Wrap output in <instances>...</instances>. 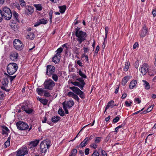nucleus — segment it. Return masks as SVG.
Instances as JSON below:
<instances>
[{
  "mask_svg": "<svg viewBox=\"0 0 156 156\" xmlns=\"http://www.w3.org/2000/svg\"><path fill=\"white\" fill-rule=\"evenodd\" d=\"M17 68V65L16 63H10L7 66V72L9 75H12L16 72Z\"/></svg>",
  "mask_w": 156,
  "mask_h": 156,
  "instance_id": "nucleus-1",
  "label": "nucleus"
},
{
  "mask_svg": "<svg viewBox=\"0 0 156 156\" xmlns=\"http://www.w3.org/2000/svg\"><path fill=\"white\" fill-rule=\"evenodd\" d=\"M2 12L3 17L6 20H10L12 16V13L10 9L7 7H5L2 9Z\"/></svg>",
  "mask_w": 156,
  "mask_h": 156,
  "instance_id": "nucleus-2",
  "label": "nucleus"
},
{
  "mask_svg": "<svg viewBox=\"0 0 156 156\" xmlns=\"http://www.w3.org/2000/svg\"><path fill=\"white\" fill-rule=\"evenodd\" d=\"M50 141L48 140H44L41 143L40 148L42 153H45L50 146Z\"/></svg>",
  "mask_w": 156,
  "mask_h": 156,
  "instance_id": "nucleus-3",
  "label": "nucleus"
},
{
  "mask_svg": "<svg viewBox=\"0 0 156 156\" xmlns=\"http://www.w3.org/2000/svg\"><path fill=\"white\" fill-rule=\"evenodd\" d=\"M76 36L77 37V40L79 42V44H81L83 41L86 39L87 37L86 33L83 31H80L78 33L75 34Z\"/></svg>",
  "mask_w": 156,
  "mask_h": 156,
  "instance_id": "nucleus-4",
  "label": "nucleus"
},
{
  "mask_svg": "<svg viewBox=\"0 0 156 156\" xmlns=\"http://www.w3.org/2000/svg\"><path fill=\"white\" fill-rule=\"evenodd\" d=\"M55 85L54 82L51 79L46 80L44 83V88L49 90H52Z\"/></svg>",
  "mask_w": 156,
  "mask_h": 156,
  "instance_id": "nucleus-5",
  "label": "nucleus"
},
{
  "mask_svg": "<svg viewBox=\"0 0 156 156\" xmlns=\"http://www.w3.org/2000/svg\"><path fill=\"white\" fill-rule=\"evenodd\" d=\"M69 89L72 90L73 92L76 94L79 95L82 99L84 98V94L83 92L78 87L73 86L70 87Z\"/></svg>",
  "mask_w": 156,
  "mask_h": 156,
  "instance_id": "nucleus-6",
  "label": "nucleus"
},
{
  "mask_svg": "<svg viewBox=\"0 0 156 156\" xmlns=\"http://www.w3.org/2000/svg\"><path fill=\"white\" fill-rule=\"evenodd\" d=\"M14 47L17 50L21 51L23 48V44L21 41L19 39H16L13 42Z\"/></svg>",
  "mask_w": 156,
  "mask_h": 156,
  "instance_id": "nucleus-7",
  "label": "nucleus"
},
{
  "mask_svg": "<svg viewBox=\"0 0 156 156\" xmlns=\"http://www.w3.org/2000/svg\"><path fill=\"white\" fill-rule=\"evenodd\" d=\"M16 126L19 129L22 130L28 129L29 127L27 124L22 121L17 122Z\"/></svg>",
  "mask_w": 156,
  "mask_h": 156,
  "instance_id": "nucleus-8",
  "label": "nucleus"
},
{
  "mask_svg": "<svg viewBox=\"0 0 156 156\" xmlns=\"http://www.w3.org/2000/svg\"><path fill=\"white\" fill-rule=\"evenodd\" d=\"M55 72V68L54 66L48 65L47 66L46 75L50 76L54 73Z\"/></svg>",
  "mask_w": 156,
  "mask_h": 156,
  "instance_id": "nucleus-9",
  "label": "nucleus"
},
{
  "mask_svg": "<svg viewBox=\"0 0 156 156\" xmlns=\"http://www.w3.org/2000/svg\"><path fill=\"white\" fill-rule=\"evenodd\" d=\"M28 151L26 147H23L19 149L17 152V155H24L27 154Z\"/></svg>",
  "mask_w": 156,
  "mask_h": 156,
  "instance_id": "nucleus-10",
  "label": "nucleus"
},
{
  "mask_svg": "<svg viewBox=\"0 0 156 156\" xmlns=\"http://www.w3.org/2000/svg\"><path fill=\"white\" fill-rule=\"evenodd\" d=\"M140 70L143 75H144L146 74L148 71L147 65L146 63L144 64L141 68Z\"/></svg>",
  "mask_w": 156,
  "mask_h": 156,
  "instance_id": "nucleus-11",
  "label": "nucleus"
},
{
  "mask_svg": "<svg viewBox=\"0 0 156 156\" xmlns=\"http://www.w3.org/2000/svg\"><path fill=\"white\" fill-rule=\"evenodd\" d=\"M74 105V103L73 101L70 100L67 102L65 101L62 103L63 106L64 105L66 106L68 108L72 107Z\"/></svg>",
  "mask_w": 156,
  "mask_h": 156,
  "instance_id": "nucleus-12",
  "label": "nucleus"
},
{
  "mask_svg": "<svg viewBox=\"0 0 156 156\" xmlns=\"http://www.w3.org/2000/svg\"><path fill=\"white\" fill-rule=\"evenodd\" d=\"M22 110L25 112L27 113L30 114L33 112L32 109L29 108L27 104L22 105Z\"/></svg>",
  "mask_w": 156,
  "mask_h": 156,
  "instance_id": "nucleus-13",
  "label": "nucleus"
},
{
  "mask_svg": "<svg viewBox=\"0 0 156 156\" xmlns=\"http://www.w3.org/2000/svg\"><path fill=\"white\" fill-rule=\"evenodd\" d=\"M18 57V54L16 52H12L11 53L10 58V59L12 61H15L17 60Z\"/></svg>",
  "mask_w": 156,
  "mask_h": 156,
  "instance_id": "nucleus-14",
  "label": "nucleus"
},
{
  "mask_svg": "<svg viewBox=\"0 0 156 156\" xmlns=\"http://www.w3.org/2000/svg\"><path fill=\"white\" fill-rule=\"evenodd\" d=\"M13 17L14 18V19L16 22H19L20 21L18 14L15 11H12Z\"/></svg>",
  "mask_w": 156,
  "mask_h": 156,
  "instance_id": "nucleus-15",
  "label": "nucleus"
},
{
  "mask_svg": "<svg viewBox=\"0 0 156 156\" xmlns=\"http://www.w3.org/2000/svg\"><path fill=\"white\" fill-rule=\"evenodd\" d=\"M60 57L57 55L54 56L52 58V61L55 63H58L60 60Z\"/></svg>",
  "mask_w": 156,
  "mask_h": 156,
  "instance_id": "nucleus-16",
  "label": "nucleus"
},
{
  "mask_svg": "<svg viewBox=\"0 0 156 156\" xmlns=\"http://www.w3.org/2000/svg\"><path fill=\"white\" fill-rule=\"evenodd\" d=\"M147 29L146 28V27H144L142 29L140 33V35L141 37H145L147 34Z\"/></svg>",
  "mask_w": 156,
  "mask_h": 156,
  "instance_id": "nucleus-17",
  "label": "nucleus"
},
{
  "mask_svg": "<svg viewBox=\"0 0 156 156\" xmlns=\"http://www.w3.org/2000/svg\"><path fill=\"white\" fill-rule=\"evenodd\" d=\"M137 83V81L136 80H134L132 81L130 83L129 86V87L130 89H132L135 86Z\"/></svg>",
  "mask_w": 156,
  "mask_h": 156,
  "instance_id": "nucleus-18",
  "label": "nucleus"
},
{
  "mask_svg": "<svg viewBox=\"0 0 156 156\" xmlns=\"http://www.w3.org/2000/svg\"><path fill=\"white\" fill-rule=\"evenodd\" d=\"M44 90L42 88H37L36 89V92L38 95H42L44 92Z\"/></svg>",
  "mask_w": 156,
  "mask_h": 156,
  "instance_id": "nucleus-19",
  "label": "nucleus"
},
{
  "mask_svg": "<svg viewBox=\"0 0 156 156\" xmlns=\"http://www.w3.org/2000/svg\"><path fill=\"white\" fill-rule=\"evenodd\" d=\"M142 81L144 83L143 85L144 86L146 90H148L150 89V86L149 83L145 80H143Z\"/></svg>",
  "mask_w": 156,
  "mask_h": 156,
  "instance_id": "nucleus-20",
  "label": "nucleus"
},
{
  "mask_svg": "<svg viewBox=\"0 0 156 156\" xmlns=\"http://www.w3.org/2000/svg\"><path fill=\"white\" fill-rule=\"evenodd\" d=\"M129 78L128 76H126L124 77L122 79V84L124 86L128 82V80H129Z\"/></svg>",
  "mask_w": 156,
  "mask_h": 156,
  "instance_id": "nucleus-21",
  "label": "nucleus"
},
{
  "mask_svg": "<svg viewBox=\"0 0 156 156\" xmlns=\"http://www.w3.org/2000/svg\"><path fill=\"white\" fill-rule=\"evenodd\" d=\"M26 12L28 15L31 14L34 12L33 9L31 7H28L26 9Z\"/></svg>",
  "mask_w": 156,
  "mask_h": 156,
  "instance_id": "nucleus-22",
  "label": "nucleus"
},
{
  "mask_svg": "<svg viewBox=\"0 0 156 156\" xmlns=\"http://www.w3.org/2000/svg\"><path fill=\"white\" fill-rule=\"evenodd\" d=\"M77 80L80 82V85L81 86V87L82 88H83L84 85L85 84L84 80L80 78H78Z\"/></svg>",
  "mask_w": 156,
  "mask_h": 156,
  "instance_id": "nucleus-23",
  "label": "nucleus"
},
{
  "mask_svg": "<svg viewBox=\"0 0 156 156\" xmlns=\"http://www.w3.org/2000/svg\"><path fill=\"white\" fill-rule=\"evenodd\" d=\"M60 118L58 116H54L51 118V121L53 122H56L60 119Z\"/></svg>",
  "mask_w": 156,
  "mask_h": 156,
  "instance_id": "nucleus-24",
  "label": "nucleus"
},
{
  "mask_svg": "<svg viewBox=\"0 0 156 156\" xmlns=\"http://www.w3.org/2000/svg\"><path fill=\"white\" fill-rule=\"evenodd\" d=\"M71 83L74 85L77 86L79 87L81 90H83V88H82L81 87V86L80 85V83L77 82H71Z\"/></svg>",
  "mask_w": 156,
  "mask_h": 156,
  "instance_id": "nucleus-25",
  "label": "nucleus"
},
{
  "mask_svg": "<svg viewBox=\"0 0 156 156\" xmlns=\"http://www.w3.org/2000/svg\"><path fill=\"white\" fill-rule=\"evenodd\" d=\"M66 7L65 5H64L62 6H59L60 12L62 13H64L66 9Z\"/></svg>",
  "mask_w": 156,
  "mask_h": 156,
  "instance_id": "nucleus-26",
  "label": "nucleus"
},
{
  "mask_svg": "<svg viewBox=\"0 0 156 156\" xmlns=\"http://www.w3.org/2000/svg\"><path fill=\"white\" fill-rule=\"evenodd\" d=\"M63 49L62 48L60 47L56 51V55L58 56L61 57V53L62 52Z\"/></svg>",
  "mask_w": 156,
  "mask_h": 156,
  "instance_id": "nucleus-27",
  "label": "nucleus"
},
{
  "mask_svg": "<svg viewBox=\"0 0 156 156\" xmlns=\"http://www.w3.org/2000/svg\"><path fill=\"white\" fill-rule=\"evenodd\" d=\"M39 140H36L35 141H31L30 144L34 147H36L38 144L39 143Z\"/></svg>",
  "mask_w": 156,
  "mask_h": 156,
  "instance_id": "nucleus-28",
  "label": "nucleus"
},
{
  "mask_svg": "<svg viewBox=\"0 0 156 156\" xmlns=\"http://www.w3.org/2000/svg\"><path fill=\"white\" fill-rule=\"evenodd\" d=\"M34 34L33 33L31 32L29 35H27V38L30 40H33L34 39Z\"/></svg>",
  "mask_w": 156,
  "mask_h": 156,
  "instance_id": "nucleus-29",
  "label": "nucleus"
},
{
  "mask_svg": "<svg viewBox=\"0 0 156 156\" xmlns=\"http://www.w3.org/2000/svg\"><path fill=\"white\" fill-rule=\"evenodd\" d=\"M114 103V101H111L109 102L108 103L107 105L106 106V109H108L110 107H113L114 106L113 104Z\"/></svg>",
  "mask_w": 156,
  "mask_h": 156,
  "instance_id": "nucleus-30",
  "label": "nucleus"
},
{
  "mask_svg": "<svg viewBox=\"0 0 156 156\" xmlns=\"http://www.w3.org/2000/svg\"><path fill=\"white\" fill-rule=\"evenodd\" d=\"M77 153V150L76 149H73L71 152L69 156H75Z\"/></svg>",
  "mask_w": 156,
  "mask_h": 156,
  "instance_id": "nucleus-31",
  "label": "nucleus"
},
{
  "mask_svg": "<svg viewBox=\"0 0 156 156\" xmlns=\"http://www.w3.org/2000/svg\"><path fill=\"white\" fill-rule=\"evenodd\" d=\"M34 6L37 10L41 11L42 9V8L41 4H34Z\"/></svg>",
  "mask_w": 156,
  "mask_h": 156,
  "instance_id": "nucleus-32",
  "label": "nucleus"
},
{
  "mask_svg": "<svg viewBox=\"0 0 156 156\" xmlns=\"http://www.w3.org/2000/svg\"><path fill=\"white\" fill-rule=\"evenodd\" d=\"M39 101L44 105H46L48 101L46 99L40 98Z\"/></svg>",
  "mask_w": 156,
  "mask_h": 156,
  "instance_id": "nucleus-33",
  "label": "nucleus"
},
{
  "mask_svg": "<svg viewBox=\"0 0 156 156\" xmlns=\"http://www.w3.org/2000/svg\"><path fill=\"white\" fill-rule=\"evenodd\" d=\"M10 137L9 136L8 139L7 140L5 143V145L6 146V147H7L10 145Z\"/></svg>",
  "mask_w": 156,
  "mask_h": 156,
  "instance_id": "nucleus-34",
  "label": "nucleus"
},
{
  "mask_svg": "<svg viewBox=\"0 0 156 156\" xmlns=\"http://www.w3.org/2000/svg\"><path fill=\"white\" fill-rule=\"evenodd\" d=\"M39 21L41 24H45L48 22L47 20H45L44 18L39 20Z\"/></svg>",
  "mask_w": 156,
  "mask_h": 156,
  "instance_id": "nucleus-35",
  "label": "nucleus"
},
{
  "mask_svg": "<svg viewBox=\"0 0 156 156\" xmlns=\"http://www.w3.org/2000/svg\"><path fill=\"white\" fill-rule=\"evenodd\" d=\"M58 113L61 116H63L64 115V112L62 108H60L58 111Z\"/></svg>",
  "mask_w": 156,
  "mask_h": 156,
  "instance_id": "nucleus-36",
  "label": "nucleus"
},
{
  "mask_svg": "<svg viewBox=\"0 0 156 156\" xmlns=\"http://www.w3.org/2000/svg\"><path fill=\"white\" fill-rule=\"evenodd\" d=\"M51 75L52 76V78L53 80L55 82H57L58 80V76L57 75L53 73Z\"/></svg>",
  "mask_w": 156,
  "mask_h": 156,
  "instance_id": "nucleus-37",
  "label": "nucleus"
},
{
  "mask_svg": "<svg viewBox=\"0 0 156 156\" xmlns=\"http://www.w3.org/2000/svg\"><path fill=\"white\" fill-rule=\"evenodd\" d=\"M53 13V11L51 10L49 13V15L50 17V23H52V14Z\"/></svg>",
  "mask_w": 156,
  "mask_h": 156,
  "instance_id": "nucleus-38",
  "label": "nucleus"
},
{
  "mask_svg": "<svg viewBox=\"0 0 156 156\" xmlns=\"http://www.w3.org/2000/svg\"><path fill=\"white\" fill-rule=\"evenodd\" d=\"M79 74L80 76L82 78H85L87 77V76L85 75L81 70H80L79 72Z\"/></svg>",
  "mask_w": 156,
  "mask_h": 156,
  "instance_id": "nucleus-39",
  "label": "nucleus"
},
{
  "mask_svg": "<svg viewBox=\"0 0 156 156\" xmlns=\"http://www.w3.org/2000/svg\"><path fill=\"white\" fill-rule=\"evenodd\" d=\"M19 2L22 7H24L26 5V3L24 0H20Z\"/></svg>",
  "mask_w": 156,
  "mask_h": 156,
  "instance_id": "nucleus-40",
  "label": "nucleus"
},
{
  "mask_svg": "<svg viewBox=\"0 0 156 156\" xmlns=\"http://www.w3.org/2000/svg\"><path fill=\"white\" fill-rule=\"evenodd\" d=\"M129 63L128 62H126L125 64V66L124 68V70L126 71L128 70L129 68Z\"/></svg>",
  "mask_w": 156,
  "mask_h": 156,
  "instance_id": "nucleus-41",
  "label": "nucleus"
},
{
  "mask_svg": "<svg viewBox=\"0 0 156 156\" xmlns=\"http://www.w3.org/2000/svg\"><path fill=\"white\" fill-rule=\"evenodd\" d=\"M9 81L8 80V79H6L2 82V85L7 87L8 85Z\"/></svg>",
  "mask_w": 156,
  "mask_h": 156,
  "instance_id": "nucleus-42",
  "label": "nucleus"
},
{
  "mask_svg": "<svg viewBox=\"0 0 156 156\" xmlns=\"http://www.w3.org/2000/svg\"><path fill=\"white\" fill-rule=\"evenodd\" d=\"M101 137H96L95 139V142L96 143H99L101 141Z\"/></svg>",
  "mask_w": 156,
  "mask_h": 156,
  "instance_id": "nucleus-43",
  "label": "nucleus"
},
{
  "mask_svg": "<svg viewBox=\"0 0 156 156\" xmlns=\"http://www.w3.org/2000/svg\"><path fill=\"white\" fill-rule=\"evenodd\" d=\"M7 76L8 78L10 79L11 82H12V81L16 78V75L11 76L7 75Z\"/></svg>",
  "mask_w": 156,
  "mask_h": 156,
  "instance_id": "nucleus-44",
  "label": "nucleus"
},
{
  "mask_svg": "<svg viewBox=\"0 0 156 156\" xmlns=\"http://www.w3.org/2000/svg\"><path fill=\"white\" fill-rule=\"evenodd\" d=\"M44 93V96L45 97H48L50 96L49 93L47 90H45Z\"/></svg>",
  "mask_w": 156,
  "mask_h": 156,
  "instance_id": "nucleus-45",
  "label": "nucleus"
},
{
  "mask_svg": "<svg viewBox=\"0 0 156 156\" xmlns=\"http://www.w3.org/2000/svg\"><path fill=\"white\" fill-rule=\"evenodd\" d=\"M72 97L76 100L77 101H79L80 99L77 94H74Z\"/></svg>",
  "mask_w": 156,
  "mask_h": 156,
  "instance_id": "nucleus-46",
  "label": "nucleus"
},
{
  "mask_svg": "<svg viewBox=\"0 0 156 156\" xmlns=\"http://www.w3.org/2000/svg\"><path fill=\"white\" fill-rule=\"evenodd\" d=\"M99 154L98 152L96 150H95L91 156H99Z\"/></svg>",
  "mask_w": 156,
  "mask_h": 156,
  "instance_id": "nucleus-47",
  "label": "nucleus"
},
{
  "mask_svg": "<svg viewBox=\"0 0 156 156\" xmlns=\"http://www.w3.org/2000/svg\"><path fill=\"white\" fill-rule=\"evenodd\" d=\"M120 118L118 116L116 117L115 118L113 119V121L114 123H115L117 122L119 120Z\"/></svg>",
  "mask_w": 156,
  "mask_h": 156,
  "instance_id": "nucleus-48",
  "label": "nucleus"
},
{
  "mask_svg": "<svg viewBox=\"0 0 156 156\" xmlns=\"http://www.w3.org/2000/svg\"><path fill=\"white\" fill-rule=\"evenodd\" d=\"M108 28L107 27H106L105 28V37L104 40H105L107 38V37L108 34Z\"/></svg>",
  "mask_w": 156,
  "mask_h": 156,
  "instance_id": "nucleus-49",
  "label": "nucleus"
},
{
  "mask_svg": "<svg viewBox=\"0 0 156 156\" xmlns=\"http://www.w3.org/2000/svg\"><path fill=\"white\" fill-rule=\"evenodd\" d=\"M5 97L4 94L2 91H0V100L3 99Z\"/></svg>",
  "mask_w": 156,
  "mask_h": 156,
  "instance_id": "nucleus-50",
  "label": "nucleus"
},
{
  "mask_svg": "<svg viewBox=\"0 0 156 156\" xmlns=\"http://www.w3.org/2000/svg\"><path fill=\"white\" fill-rule=\"evenodd\" d=\"M154 105H153L151 106H150L147 109V112H150L152 109L154 107Z\"/></svg>",
  "mask_w": 156,
  "mask_h": 156,
  "instance_id": "nucleus-51",
  "label": "nucleus"
},
{
  "mask_svg": "<svg viewBox=\"0 0 156 156\" xmlns=\"http://www.w3.org/2000/svg\"><path fill=\"white\" fill-rule=\"evenodd\" d=\"M87 144L84 143V142L83 141L81 142L79 146L81 147H83L85 146Z\"/></svg>",
  "mask_w": 156,
  "mask_h": 156,
  "instance_id": "nucleus-52",
  "label": "nucleus"
},
{
  "mask_svg": "<svg viewBox=\"0 0 156 156\" xmlns=\"http://www.w3.org/2000/svg\"><path fill=\"white\" fill-rule=\"evenodd\" d=\"M99 49H100L99 46L98 45L96 47V48L95 49V51L94 55H95V54H97L98 53V52L99 50Z\"/></svg>",
  "mask_w": 156,
  "mask_h": 156,
  "instance_id": "nucleus-53",
  "label": "nucleus"
},
{
  "mask_svg": "<svg viewBox=\"0 0 156 156\" xmlns=\"http://www.w3.org/2000/svg\"><path fill=\"white\" fill-rule=\"evenodd\" d=\"M80 28L77 27V28H75V34H76L77 33V32H78V33L79 32L82 31V30H80Z\"/></svg>",
  "mask_w": 156,
  "mask_h": 156,
  "instance_id": "nucleus-54",
  "label": "nucleus"
},
{
  "mask_svg": "<svg viewBox=\"0 0 156 156\" xmlns=\"http://www.w3.org/2000/svg\"><path fill=\"white\" fill-rule=\"evenodd\" d=\"M74 94L72 92H69L67 94V95L69 97H73Z\"/></svg>",
  "mask_w": 156,
  "mask_h": 156,
  "instance_id": "nucleus-55",
  "label": "nucleus"
},
{
  "mask_svg": "<svg viewBox=\"0 0 156 156\" xmlns=\"http://www.w3.org/2000/svg\"><path fill=\"white\" fill-rule=\"evenodd\" d=\"M3 17L2 16V11L0 9V22H1L2 20V18Z\"/></svg>",
  "mask_w": 156,
  "mask_h": 156,
  "instance_id": "nucleus-56",
  "label": "nucleus"
},
{
  "mask_svg": "<svg viewBox=\"0 0 156 156\" xmlns=\"http://www.w3.org/2000/svg\"><path fill=\"white\" fill-rule=\"evenodd\" d=\"M63 108L65 111L66 114H68L69 113V112L68 110L67 109L68 108L64 105V106H63Z\"/></svg>",
  "mask_w": 156,
  "mask_h": 156,
  "instance_id": "nucleus-57",
  "label": "nucleus"
},
{
  "mask_svg": "<svg viewBox=\"0 0 156 156\" xmlns=\"http://www.w3.org/2000/svg\"><path fill=\"white\" fill-rule=\"evenodd\" d=\"M89 149L88 148H86L85 150V154L86 155H88L89 154Z\"/></svg>",
  "mask_w": 156,
  "mask_h": 156,
  "instance_id": "nucleus-58",
  "label": "nucleus"
},
{
  "mask_svg": "<svg viewBox=\"0 0 156 156\" xmlns=\"http://www.w3.org/2000/svg\"><path fill=\"white\" fill-rule=\"evenodd\" d=\"M6 86H3V85H2V86L1 87V88L2 89V90H4L5 91H9V90H8V89H7V90L6 88H5V87Z\"/></svg>",
  "mask_w": 156,
  "mask_h": 156,
  "instance_id": "nucleus-59",
  "label": "nucleus"
},
{
  "mask_svg": "<svg viewBox=\"0 0 156 156\" xmlns=\"http://www.w3.org/2000/svg\"><path fill=\"white\" fill-rule=\"evenodd\" d=\"M2 127L3 129V130H5V131H8L9 130L8 128L5 126H2Z\"/></svg>",
  "mask_w": 156,
  "mask_h": 156,
  "instance_id": "nucleus-60",
  "label": "nucleus"
},
{
  "mask_svg": "<svg viewBox=\"0 0 156 156\" xmlns=\"http://www.w3.org/2000/svg\"><path fill=\"white\" fill-rule=\"evenodd\" d=\"M90 146L91 147L94 149H96L97 147V144H91L90 145Z\"/></svg>",
  "mask_w": 156,
  "mask_h": 156,
  "instance_id": "nucleus-61",
  "label": "nucleus"
},
{
  "mask_svg": "<svg viewBox=\"0 0 156 156\" xmlns=\"http://www.w3.org/2000/svg\"><path fill=\"white\" fill-rule=\"evenodd\" d=\"M101 154L103 156H107V153L104 150H103L101 151Z\"/></svg>",
  "mask_w": 156,
  "mask_h": 156,
  "instance_id": "nucleus-62",
  "label": "nucleus"
},
{
  "mask_svg": "<svg viewBox=\"0 0 156 156\" xmlns=\"http://www.w3.org/2000/svg\"><path fill=\"white\" fill-rule=\"evenodd\" d=\"M76 63L78 65H79L80 66H82V63L81 62V61L79 60L77 61V62H76Z\"/></svg>",
  "mask_w": 156,
  "mask_h": 156,
  "instance_id": "nucleus-63",
  "label": "nucleus"
},
{
  "mask_svg": "<svg viewBox=\"0 0 156 156\" xmlns=\"http://www.w3.org/2000/svg\"><path fill=\"white\" fill-rule=\"evenodd\" d=\"M152 14L153 16L154 17H155L156 16V10H153L152 11Z\"/></svg>",
  "mask_w": 156,
  "mask_h": 156,
  "instance_id": "nucleus-64",
  "label": "nucleus"
}]
</instances>
